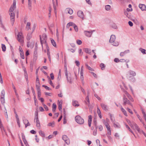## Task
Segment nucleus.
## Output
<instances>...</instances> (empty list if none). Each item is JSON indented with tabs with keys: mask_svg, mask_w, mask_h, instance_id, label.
I'll use <instances>...</instances> for the list:
<instances>
[{
	"mask_svg": "<svg viewBox=\"0 0 146 146\" xmlns=\"http://www.w3.org/2000/svg\"><path fill=\"white\" fill-rule=\"evenodd\" d=\"M136 75V72L132 70H130L128 72L127 75V79L130 80H132V81L134 82L135 81V78L134 77Z\"/></svg>",
	"mask_w": 146,
	"mask_h": 146,
	"instance_id": "1",
	"label": "nucleus"
},
{
	"mask_svg": "<svg viewBox=\"0 0 146 146\" xmlns=\"http://www.w3.org/2000/svg\"><path fill=\"white\" fill-rule=\"evenodd\" d=\"M15 9L12 8V7H11L9 9V14L10 16L11 22L12 25H13L15 21V14L13 11Z\"/></svg>",
	"mask_w": 146,
	"mask_h": 146,
	"instance_id": "2",
	"label": "nucleus"
},
{
	"mask_svg": "<svg viewBox=\"0 0 146 146\" xmlns=\"http://www.w3.org/2000/svg\"><path fill=\"white\" fill-rule=\"evenodd\" d=\"M116 37L115 35H112L110 37V43L113 46H117L119 45V43L118 42L115 41Z\"/></svg>",
	"mask_w": 146,
	"mask_h": 146,
	"instance_id": "3",
	"label": "nucleus"
},
{
	"mask_svg": "<svg viewBox=\"0 0 146 146\" xmlns=\"http://www.w3.org/2000/svg\"><path fill=\"white\" fill-rule=\"evenodd\" d=\"M76 121L78 124H82L84 122V119L79 115H77L75 117Z\"/></svg>",
	"mask_w": 146,
	"mask_h": 146,
	"instance_id": "4",
	"label": "nucleus"
},
{
	"mask_svg": "<svg viewBox=\"0 0 146 146\" xmlns=\"http://www.w3.org/2000/svg\"><path fill=\"white\" fill-rule=\"evenodd\" d=\"M23 39L24 37L22 33L21 32H19L17 35V40L19 42L22 43L23 42Z\"/></svg>",
	"mask_w": 146,
	"mask_h": 146,
	"instance_id": "5",
	"label": "nucleus"
},
{
	"mask_svg": "<svg viewBox=\"0 0 146 146\" xmlns=\"http://www.w3.org/2000/svg\"><path fill=\"white\" fill-rule=\"evenodd\" d=\"M103 123L105 125L108 132L107 133V135L108 137L109 135V132L110 131V127H109L110 121L109 119L106 118V120H103Z\"/></svg>",
	"mask_w": 146,
	"mask_h": 146,
	"instance_id": "6",
	"label": "nucleus"
},
{
	"mask_svg": "<svg viewBox=\"0 0 146 146\" xmlns=\"http://www.w3.org/2000/svg\"><path fill=\"white\" fill-rule=\"evenodd\" d=\"M46 36L45 34H44L40 36V39L41 43L42 44V48H43V44L46 43Z\"/></svg>",
	"mask_w": 146,
	"mask_h": 146,
	"instance_id": "7",
	"label": "nucleus"
},
{
	"mask_svg": "<svg viewBox=\"0 0 146 146\" xmlns=\"http://www.w3.org/2000/svg\"><path fill=\"white\" fill-rule=\"evenodd\" d=\"M62 139L68 145L70 144V142L69 139L67 136L66 135H63L62 137Z\"/></svg>",
	"mask_w": 146,
	"mask_h": 146,
	"instance_id": "8",
	"label": "nucleus"
},
{
	"mask_svg": "<svg viewBox=\"0 0 146 146\" xmlns=\"http://www.w3.org/2000/svg\"><path fill=\"white\" fill-rule=\"evenodd\" d=\"M124 93L125 94L129 99L131 102H133L134 100L131 96V95L128 93L125 90L124 91Z\"/></svg>",
	"mask_w": 146,
	"mask_h": 146,
	"instance_id": "9",
	"label": "nucleus"
},
{
	"mask_svg": "<svg viewBox=\"0 0 146 146\" xmlns=\"http://www.w3.org/2000/svg\"><path fill=\"white\" fill-rule=\"evenodd\" d=\"M77 15L78 16L82 18V19H84V16L83 12L81 11H79L77 12Z\"/></svg>",
	"mask_w": 146,
	"mask_h": 146,
	"instance_id": "10",
	"label": "nucleus"
},
{
	"mask_svg": "<svg viewBox=\"0 0 146 146\" xmlns=\"http://www.w3.org/2000/svg\"><path fill=\"white\" fill-rule=\"evenodd\" d=\"M36 119V126L39 129L40 127V125L38 116L35 117L34 120L35 121Z\"/></svg>",
	"mask_w": 146,
	"mask_h": 146,
	"instance_id": "11",
	"label": "nucleus"
},
{
	"mask_svg": "<svg viewBox=\"0 0 146 146\" xmlns=\"http://www.w3.org/2000/svg\"><path fill=\"white\" fill-rule=\"evenodd\" d=\"M133 127H132V128H134V127H135V129L137 130L139 133H141V130L139 127V126L136 123H133Z\"/></svg>",
	"mask_w": 146,
	"mask_h": 146,
	"instance_id": "12",
	"label": "nucleus"
},
{
	"mask_svg": "<svg viewBox=\"0 0 146 146\" xmlns=\"http://www.w3.org/2000/svg\"><path fill=\"white\" fill-rule=\"evenodd\" d=\"M139 7L142 11H143L146 10V6L144 4H139Z\"/></svg>",
	"mask_w": 146,
	"mask_h": 146,
	"instance_id": "13",
	"label": "nucleus"
},
{
	"mask_svg": "<svg viewBox=\"0 0 146 146\" xmlns=\"http://www.w3.org/2000/svg\"><path fill=\"white\" fill-rule=\"evenodd\" d=\"M84 32L85 35L86 36L89 37H90L92 34V31H84Z\"/></svg>",
	"mask_w": 146,
	"mask_h": 146,
	"instance_id": "14",
	"label": "nucleus"
},
{
	"mask_svg": "<svg viewBox=\"0 0 146 146\" xmlns=\"http://www.w3.org/2000/svg\"><path fill=\"white\" fill-rule=\"evenodd\" d=\"M126 104H128L131 106V107H133L132 104L131 103L130 101L128 99L123 102V105H125Z\"/></svg>",
	"mask_w": 146,
	"mask_h": 146,
	"instance_id": "15",
	"label": "nucleus"
},
{
	"mask_svg": "<svg viewBox=\"0 0 146 146\" xmlns=\"http://www.w3.org/2000/svg\"><path fill=\"white\" fill-rule=\"evenodd\" d=\"M129 50H127L125 51L124 52H121L120 54V55L121 56H123L125 55L126 54L129 53Z\"/></svg>",
	"mask_w": 146,
	"mask_h": 146,
	"instance_id": "16",
	"label": "nucleus"
},
{
	"mask_svg": "<svg viewBox=\"0 0 146 146\" xmlns=\"http://www.w3.org/2000/svg\"><path fill=\"white\" fill-rule=\"evenodd\" d=\"M101 106L102 108L104 110L106 111L108 110V108L106 105L103 103H102L101 104Z\"/></svg>",
	"mask_w": 146,
	"mask_h": 146,
	"instance_id": "17",
	"label": "nucleus"
},
{
	"mask_svg": "<svg viewBox=\"0 0 146 146\" xmlns=\"http://www.w3.org/2000/svg\"><path fill=\"white\" fill-rule=\"evenodd\" d=\"M86 100L87 102L86 101H85V103L87 105H88L89 106L90 105V102L89 97V95H88L87 96V97L86 98Z\"/></svg>",
	"mask_w": 146,
	"mask_h": 146,
	"instance_id": "18",
	"label": "nucleus"
},
{
	"mask_svg": "<svg viewBox=\"0 0 146 146\" xmlns=\"http://www.w3.org/2000/svg\"><path fill=\"white\" fill-rule=\"evenodd\" d=\"M72 105L75 107H78L79 106V105L78 104V102L76 100H73L72 102Z\"/></svg>",
	"mask_w": 146,
	"mask_h": 146,
	"instance_id": "19",
	"label": "nucleus"
},
{
	"mask_svg": "<svg viewBox=\"0 0 146 146\" xmlns=\"http://www.w3.org/2000/svg\"><path fill=\"white\" fill-rule=\"evenodd\" d=\"M0 128L2 133H3V131L5 133L6 135H7L5 130V129L2 123H0Z\"/></svg>",
	"mask_w": 146,
	"mask_h": 146,
	"instance_id": "20",
	"label": "nucleus"
},
{
	"mask_svg": "<svg viewBox=\"0 0 146 146\" xmlns=\"http://www.w3.org/2000/svg\"><path fill=\"white\" fill-rule=\"evenodd\" d=\"M124 13L125 15L129 19L131 17L130 13L125 10L124 11Z\"/></svg>",
	"mask_w": 146,
	"mask_h": 146,
	"instance_id": "21",
	"label": "nucleus"
},
{
	"mask_svg": "<svg viewBox=\"0 0 146 146\" xmlns=\"http://www.w3.org/2000/svg\"><path fill=\"white\" fill-rule=\"evenodd\" d=\"M92 121V117L91 115H90L88 116V125L90 127L91 126V122Z\"/></svg>",
	"mask_w": 146,
	"mask_h": 146,
	"instance_id": "22",
	"label": "nucleus"
},
{
	"mask_svg": "<svg viewBox=\"0 0 146 146\" xmlns=\"http://www.w3.org/2000/svg\"><path fill=\"white\" fill-rule=\"evenodd\" d=\"M32 33H28L27 36V39L28 40H29L32 37Z\"/></svg>",
	"mask_w": 146,
	"mask_h": 146,
	"instance_id": "23",
	"label": "nucleus"
},
{
	"mask_svg": "<svg viewBox=\"0 0 146 146\" xmlns=\"http://www.w3.org/2000/svg\"><path fill=\"white\" fill-rule=\"evenodd\" d=\"M58 109L60 111H61L62 110V101H60V102H59L58 101Z\"/></svg>",
	"mask_w": 146,
	"mask_h": 146,
	"instance_id": "24",
	"label": "nucleus"
},
{
	"mask_svg": "<svg viewBox=\"0 0 146 146\" xmlns=\"http://www.w3.org/2000/svg\"><path fill=\"white\" fill-rule=\"evenodd\" d=\"M114 126L116 128H119L120 127V124L117 122H115L113 123Z\"/></svg>",
	"mask_w": 146,
	"mask_h": 146,
	"instance_id": "25",
	"label": "nucleus"
},
{
	"mask_svg": "<svg viewBox=\"0 0 146 146\" xmlns=\"http://www.w3.org/2000/svg\"><path fill=\"white\" fill-rule=\"evenodd\" d=\"M66 11L70 15L72 14L73 13V10L70 8H67Z\"/></svg>",
	"mask_w": 146,
	"mask_h": 146,
	"instance_id": "26",
	"label": "nucleus"
},
{
	"mask_svg": "<svg viewBox=\"0 0 146 146\" xmlns=\"http://www.w3.org/2000/svg\"><path fill=\"white\" fill-rule=\"evenodd\" d=\"M83 50L86 53L90 54L91 53L90 50L88 48H84Z\"/></svg>",
	"mask_w": 146,
	"mask_h": 146,
	"instance_id": "27",
	"label": "nucleus"
},
{
	"mask_svg": "<svg viewBox=\"0 0 146 146\" xmlns=\"http://www.w3.org/2000/svg\"><path fill=\"white\" fill-rule=\"evenodd\" d=\"M31 25V23L29 22L27 23V25L26 27V29L28 31L29 29H30V26Z\"/></svg>",
	"mask_w": 146,
	"mask_h": 146,
	"instance_id": "28",
	"label": "nucleus"
},
{
	"mask_svg": "<svg viewBox=\"0 0 146 146\" xmlns=\"http://www.w3.org/2000/svg\"><path fill=\"white\" fill-rule=\"evenodd\" d=\"M125 125L127 128L129 130V131H130L131 133H132L134 135V136L135 137V135L134 134V133H133V132L130 129L129 127L126 124H125Z\"/></svg>",
	"mask_w": 146,
	"mask_h": 146,
	"instance_id": "29",
	"label": "nucleus"
},
{
	"mask_svg": "<svg viewBox=\"0 0 146 146\" xmlns=\"http://www.w3.org/2000/svg\"><path fill=\"white\" fill-rule=\"evenodd\" d=\"M97 111L98 114L99 115V117L101 118H102V115L101 114L100 111L98 107L97 108Z\"/></svg>",
	"mask_w": 146,
	"mask_h": 146,
	"instance_id": "30",
	"label": "nucleus"
},
{
	"mask_svg": "<svg viewBox=\"0 0 146 146\" xmlns=\"http://www.w3.org/2000/svg\"><path fill=\"white\" fill-rule=\"evenodd\" d=\"M65 76L66 77L67 80L68 82H69L70 83H71V77L69 76L68 77V74H67V76L65 75Z\"/></svg>",
	"mask_w": 146,
	"mask_h": 146,
	"instance_id": "31",
	"label": "nucleus"
},
{
	"mask_svg": "<svg viewBox=\"0 0 146 146\" xmlns=\"http://www.w3.org/2000/svg\"><path fill=\"white\" fill-rule=\"evenodd\" d=\"M1 104L4 105L5 103V97H1Z\"/></svg>",
	"mask_w": 146,
	"mask_h": 146,
	"instance_id": "32",
	"label": "nucleus"
},
{
	"mask_svg": "<svg viewBox=\"0 0 146 146\" xmlns=\"http://www.w3.org/2000/svg\"><path fill=\"white\" fill-rule=\"evenodd\" d=\"M121 110L122 111L124 114L126 116H127V113L126 111L122 107H121Z\"/></svg>",
	"mask_w": 146,
	"mask_h": 146,
	"instance_id": "33",
	"label": "nucleus"
},
{
	"mask_svg": "<svg viewBox=\"0 0 146 146\" xmlns=\"http://www.w3.org/2000/svg\"><path fill=\"white\" fill-rule=\"evenodd\" d=\"M74 25H75V24L72 22H69L67 24L66 27L67 28H69L70 26H73V27Z\"/></svg>",
	"mask_w": 146,
	"mask_h": 146,
	"instance_id": "34",
	"label": "nucleus"
},
{
	"mask_svg": "<svg viewBox=\"0 0 146 146\" xmlns=\"http://www.w3.org/2000/svg\"><path fill=\"white\" fill-rule=\"evenodd\" d=\"M139 50L143 54H146V50L145 49H143L142 48H140Z\"/></svg>",
	"mask_w": 146,
	"mask_h": 146,
	"instance_id": "35",
	"label": "nucleus"
},
{
	"mask_svg": "<svg viewBox=\"0 0 146 146\" xmlns=\"http://www.w3.org/2000/svg\"><path fill=\"white\" fill-rule=\"evenodd\" d=\"M102 70H103L105 69V66L103 63H101L100 65Z\"/></svg>",
	"mask_w": 146,
	"mask_h": 146,
	"instance_id": "36",
	"label": "nucleus"
},
{
	"mask_svg": "<svg viewBox=\"0 0 146 146\" xmlns=\"http://www.w3.org/2000/svg\"><path fill=\"white\" fill-rule=\"evenodd\" d=\"M55 124V123L54 122H52L49 123L48 124V126H51L52 127H54Z\"/></svg>",
	"mask_w": 146,
	"mask_h": 146,
	"instance_id": "37",
	"label": "nucleus"
},
{
	"mask_svg": "<svg viewBox=\"0 0 146 146\" xmlns=\"http://www.w3.org/2000/svg\"><path fill=\"white\" fill-rule=\"evenodd\" d=\"M111 27L114 29H116L117 28V27L116 25L113 23H112L111 24Z\"/></svg>",
	"mask_w": 146,
	"mask_h": 146,
	"instance_id": "38",
	"label": "nucleus"
},
{
	"mask_svg": "<svg viewBox=\"0 0 146 146\" xmlns=\"http://www.w3.org/2000/svg\"><path fill=\"white\" fill-rule=\"evenodd\" d=\"M39 133L40 135L42 137H45V134L42 131H39Z\"/></svg>",
	"mask_w": 146,
	"mask_h": 146,
	"instance_id": "39",
	"label": "nucleus"
},
{
	"mask_svg": "<svg viewBox=\"0 0 146 146\" xmlns=\"http://www.w3.org/2000/svg\"><path fill=\"white\" fill-rule=\"evenodd\" d=\"M85 65H86V68L89 70H91V71H94V70L92 68L90 67V66H89L88 65V64H85Z\"/></svg>",
	"mask_w": 146,
	"mask_h": 146,
	"instance_id": "40",
	"label": "nucleus"
},
{
	"mask_svg": "<svg viewBox=\"0 0 146 146\" xmlns=\"http://www.w3.org/2000/svg\"><path fill=\"white\" fill-rule=\"evenodd\" d=\"M126 121L127 123L129 124V125L131 127H133V124H132L131 121L130 120L127 119Z\"/></svg>",
	"mask_w": 146,
	"mask_h": 146,
	"instance_id": "41",
	"label": "nucleus"
},
{
	"mask_svg": "<svg viewBox=\"0 0 146 146\" xmlns=\"http://www.w3.org/2000/svg\"><path fill=\"white\" fill-rule=\"evenodd\" d=\"M51 42L52 43V44L55 47L56 46V43L53 39H52V40H51Z\"/></svg>",
	"mask_w": 146,
	"mask_h": 146,
	"instance_id": "42",
	"label": "nucleus"
},
{
	"mask_svg": "<svg viewBox=\"0 0 146 146\" xmlns=\"http://www.w3.org/2000/svg\"><path fill=\"white\" fill-rule=\"evenodd\" d=\"M5 91L4 90H3L1 92V97H5Z\"/></svg>",
	"mask_w": 146,
	"mask_h": 146,
	"instance_id": "43",
	"label": "nucleus"
},
{
	"mask_svg": "<svg viewBox=\"0 0 146 146\" xmlns=\"http://www.w3.org/2000/svg\"><path fill=\"white\" fill-rule=\"evenodd\" d=\"M11 7H12V8L15 9L16 8V1L15 0H13V5Z\"/></svg>",
	"mask_w": 146,
	"mask_h": 146,
	"instance_id": "44",
	"label": "nucleus"
},
{
	"mask_svg": "<svg viewBox=\"0 0 146 146\" xmlns=\"http://www.w3.org/2000/svg\"><path fill=\"white\" fill-rule=\"evenodd\" d=\"M2 48L3 51H5L6 50V46L4 44H2Z\"/></svg>",
	"mask_w": 146,
	"mask_h": 146,
	"instance_id": "45",
	"label": "nucleus"
},
{
	"mask_svg": "<svg viewBox=\"0 0 146 146\" xmlns=\"http://www.w3.org/2000/svg\"><path fill=\"white\" fill-rule=\"evenodd\" d=\"M47 77L49 78V79H50V80H49V84L52 86L53 87V88H54V86L53 84V83H52V81L50 79V77H49L48 76H47Z\"/></svg>",
	"mask_w": 146,
	"mask_h": 146,
	"instance_id": "46",
	"label": "nucleus"
},
{
	"mask_svg": "<svg viewBox=\"0 0 146 146\" xmlns=\"http://www.w3.org/2000/svg\"><path fill=\"white\" fill-rule=\"evenodd\" d=\"M65 73V75L67 76L68 74L67 68L66 65L64 66Z\"/></svg>",
	"mask_w": 146,
	"mask_h": 146,
	"instance_id": "47",
	"label": "nucleus"
},
{
	"mask_svg": "<svg viewBox=\"0 0 146 146\" xmlns=\"http://www.w3.org/2000/svg\"><path fill=\"white\" fill-rule=\"evenodd\" d=\"M73 27L76 32H77L78 31V27L75 24L74 25Z\"/></svg>",
	"mask_w": 146,
	"mask_h": 146,
	"instance_id": "48",
	"label": "nucleus"
},
{
	"mask_svg": "<svg viewBox=\"0 0 146 146\" xmlns=\"http://www.w3.org/2000/svg\"><path fill=\"white\" fill-rule=\"evenodd\" d=\"M42 86L44 88L46 89L49 90H51V89L49 87L47 86H46L45 85H43Z\"/></svg>",
	"mask_w": 146,
	"mask_h": 146,
	"instance_id": "49",
	"label": "nucleus"
},
{
	"mask_svg": "<svg viewBox=\"0 0 146 146\" xmlns=\"http://www.w3.org/2000/svg\"><path fill=\"white\" fill-rule=\"evenodd\" d=\"M110 118H111V121L113 123L115 122V120L114 117L110 115Z\"/></svg>",
	"mask_w": 146,
	"mask_h": 146,
	"instance_id": "50",
	"label": "nucleus"
},
{
	"mask_svg": "<svg viewBox=\"0 0 146 146\" xmlns=\"http://www.w3.org/2000/svg\"><path fill=\"white\" fill-rule=\"evenodd\" d=\"M78 45H80L82 44V41L79 40H78L76 41Z\"/></svg>",
	"mask_w": 146,
	"mask_h": 146,
	"instance_id": "51",
	"label": "nucleus"
},
{
	"mask_svg": "<svg viewBox=\"0 0 146 146\" xmlns=\"http://www.w3.org/2000/svg\"><path fill=\"white\" fill-rule=\"evenodd\" d=\"M98 127L100 131H101L103 130V128L102 125H100L98 126Z\"/></svg>",
	"mask_w": 146,
	"mask_h": 146,
	"instance_id": "52",
	"label": "nucleus"
},
{
	"mask_svg": "<svg viewBox=\"0 0 146 146\" xmlns=\"http://www.w3.org/2000/svg\"><path fill=\"white\" fill-rule=\"evenodd\" d=\"M105 9L106 10L109 11L110 10V5H106L105 7Z\"/></svg>",
	"mask_w": 146,
	"mask_h": 146,
	"instance_id": "53",
	"label": "nucleus"
},
{
	"mask_svg": "<svg viewBox=\"0 0 146 146\" xmlns=\"http://www.w3.org/2000/svg\"><path fill=\"white\" fill-rule=\"evenodd\" d=\"M20 55L21 57V58H22L23 59H24L25 58V56H24L23 52L20 53Z\"/></svg>",
	"mask_w": 146,
	"mask_h": 146,
	"instance_id": "54",
	"label": "nucleus"
},
{
	"mask_svg": "<svg viewBox=\"0 0 146 146\" xmlns=\"http://www.w3.org/2000/svg\"><path fill=\"white\" fill-rule=\"evenodd\" d=\"M28 6L31 7V6L32 1L31 0H28Z\"/></svg>",
	"mask_w": 146,
	"mask_h": 146,
	"instance_id": "55",
	"label": "nucleus"
},
{
	"mask_svg": "<svg viewBox=\"0 0 146 146\" xmlns=\"http://www.w3.org/2000/svg\"><path fill=\"white\" fill-rule=\"evenodd\" d=\"M37 94L38 98H39L40 97L41 95L40 91H37Z\"/></svg>",
	"mask_w": 146,
	"mask_h": 146,
	"instance_id": "56",
	"label": "nucleus"
},
{
	"mask_svg": "<svg viewBox=\"0 0 146 146\" xmlns=\"http://www.w3.org/2000/svg\"><path fill=\"white\" fill-rule=\"evenodd\" d=\"M66 117L64 115V121H63V123L64 124H65L66 123Z\"/></svg>",
	"mask_w": 146,
	"mask_h": 146,
	"instance_id": "57",
	"label": "nucleus"
},
{
	"mask_svg": "<svg viewBox=\"0 0 146 146\" xmlns=\"http://www.w3.org/2000/svg\"><path fill=\"white\" fill-rule=\"evenodd\" d=\"M125 94H124L123 96V102H124L126 100H127V98L126 97V96L125 95Z\"/></svg>",
	"mask_w": 146,
	"mask_h": 146,
	"instance_id": "58",
	"label": "nucleus"
},
{
	"mask_svg": "<svg viewBox=\"0 0 146 146\" xmlns=\"http://www.w3.org/2000/svg\"><path fill=\"white\" fill-rule=\"evenodd\" d=\"M94 96L99 100H101V98L100 97L98 96L97 94H95Z\"/></svg>",
	"mask_w": 146,
	"mask_h": 146,
	"instance_id": "59",
	"label": "nucleus"
},
{
	"mask_svg": "<svg viewBox=\"0 0 146 146\" xmlns=\"http://www.w3.org/2000/svg\"><path fill=\"white\" fill-rule=\"evenodd\" d=\"M43 106L45 110L46 111L48 110V108L47 106L44 104H43Z\"/></svg>",
	"mask_w": 146,
	"mask_h": 146,
	"instance_id": "60",
	"label": "nucleus"
},
{
	"mask_svg": "<svg viewBox=\"0 0 146 146\" xmlns=\"http://www.w3.org/2000/svg\"><path fill=\"white\" fill-rule=\"evenodd\" d=\"M50 76L52 80H53L54 78V76L53 73H51L50 74Z\"/></svg>",
	"mask_w": 146,
	"mask_h": 146,
	"instance_id": "61",
	"label": "nucleus"
},
{
	"mask_svg": "<svg viewBox=\"0 0 146 146\" xmlns=\"http://www.w3.org/2000/svg\"><path fill=\"white\" fill-rule=\"evenodd\" d=\"M127 110L130 113H131L132 114H133V112L129 108H127Z\"/></svg>",
	"mask_w": 146,
	"mask_h": 146,
	"instance_id": "62",
	"label": "nucleus"
},
{
	"mask_svg": "<svg viewBox=\"0 0 146 146\" xmlns=\"http://www.w3.org/2000/svg\"><path fill=\"white\" fill-rule=\"evenodd\" d=\"M79 53L80 55L82 56L83 54V52H82V50L81 49H80L79 50Z\"/></svg>",
	"mask_w": 146,
	"mask_h": 146,
	"instance_id": "63",
	"label": "nucleus"
},
{
	"mask_svg": "<svg viewBox=\"0 0 146 146\" xmlns=\"http://www.w3.org/2000/svg\"><path fill=\"white\" fill-rule=\"evenodd\" d=\"M46 46V49L47 50V51L48 52L49 51V48L47 45V44L46 43L45 44Z\"/></svg>",
	"mask_w": 146,
	"mask_h": 146,
	"instance_id": "64",
	"label": "nucleus"
}]
</instances>
